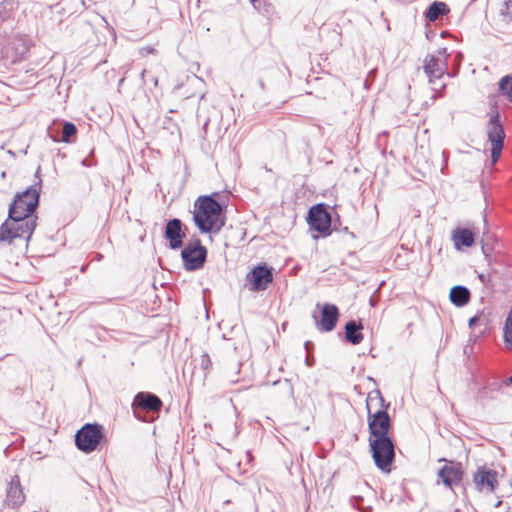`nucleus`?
<instances>
[{
  "label": "nucleus",
  "mask_w": 512,
  "mask_h": 512,
  "mask_svg": "<svg viewBox=\"0 0 512 512\" xmlns=\"http://www.w3.org/2000/svg\"><path fill=\"white\" fill-rule=\"evenodd\" d=\"M40 167L35 173L37 181L22 193L16 194L10 204L8 219L0 226V241L11 243L15 238L29 240L36 227L33 215L38 207L42 180Z\"/></svg>",
  "instance_id": "obj_1"
},
{
  "label": "nucleus",
  "mask_w": 512,
  "mask_h": 512,
  "mask_svg": "<svg viewBox=\"0 0 512 512\" xmlns=\"http://www.w3.org/2000/svg\"><path fill=\"white\" fill-rule=\"evenodd\" d=\"M193 220L201 233H217L225 225L223 207L212 196H200L195 202Z\"/></svg>",
  "instance_id": "obj_2"
},
{
  "label": "nucleus",
  "mask_w": 512,
  "mask_h": 512,
  "mask_svg": "<svg viewBox=\"0 0 512 512\" xmlns=\"http://www.w3.org/2000/svg\"><path fill=\"white\" fill-rule=\"evenodd\" d=\"M388 406L389 404H384V399L379 390H375L368 394L366 407L370 432L369 438L389 436L390 417L384 410V408Z\"/></svg>",
  "instance_id": "obj_3"
},
{
  "label": "nucleus",
  "mask_w": 512,
  "mask_h": 512,
  "mask_svg": "<svg viewBox=\"0 0 512 512\" xmlns=\"http://www.w3.org/2000/svg\"><path fill=\"white\" fill-rule=\"evenodd\" d=\"M369 445L376 466L388 472L395 457L394 444L390 436L369 438Z\"/></svg>",
  "instance_id": "obj_4"
},
{
  "label": "nucleus",
  "mask_w": 512,
  "mask_h": 512,
  "mask_svg": "<svg viewBox=\"0 0 512 512\" xmlns=\"http://www.w3.org/2000/svg\"><path fill=\"white\" fill-rule=\"evenodd\" d=\"M447 71V49L441 48L438 55H429L424 61V72L429 82L434 85L433 90H441L445 88V84L437 85V80Z\"/></svg>",
  "instance_id": "obj_5"
},
{
  "label": "nucleus",
  "mask_w": 512,
  "mask_h": 512,
  "mask_svg": "<svg viewBox=\"0 0 512 512\" xmlns=\"http://www.w3.org/2000/svg\"><path fill=\"white\" fill-rule=\"evenodd\" d=\"M102 437V426L97 423H88L76 432L75 444L80 451L91 453L96 450Z\"/></svg>",
  "instance_id": "obj_6"
},
{
  "label": "nucleus",
  "mask_w": 512,
  "mask_h": 512,
  "mask_svg": "<svg viewBox=\"0 0 512 512\" xmlns=\"http://www.w3.org/2000/svg\"><path fill=\"white\" fill-rule=\"evenodd\" d=\"M181 257L184 262L186 270L194 271L203 267L206 257L207 250L201 244L200 239H191L187 245L181 251Z\"/></svg>",
  "instance_id": "obj_7"
},
{
  "label": "nucleus",
  "mask_w": 512,
  "mask_h": 512,
  "mask_svg": "<svg viewBox=\"0 0 512 512\" xmlns=\"http://www.w3.org/2000/svg\"><path fill=\"white\" fill-rule=\"evenodd\" d=\"M487 137L492 145V147H491L492 164H495L501 156V152H502L503 146H504V138H505V133H504L502 124L500 123L498 112H495L490 117V120L487 125Z\"/></svg>",
  "instance_id": "obj_8"
},
{
  "label": "nucleus",
  "mask_w": 512,
  "mask_h": 512,
  "mask_svg": "<svg viewBox=\"0 0 512 512\" xmlns=\"http://www.w3.org/2000/svg\"><path fill=\"white\" fill-rule=\"evenodd\" d=\"M245 281L249 291H263L273 281L272 269L266 265H257L247 273Z\"/></svg>",
  "instance_id": "obj_9"
},
{
  "label": "nucleus",
  "mask_w": 512,
  "mask_h": 512,
  "mask_svg": "<svg viewBox=\"0 0 512 512\" xmlns=\"http://www.w3.org/2000/svg\"><path fill=\"white\" fill-rule=\"evenodd\" d=\"M473 484L479 492L492 493L498 487V472L487 466H481L473 475Z\"/></svg>",
  "instance_id": "obj_10"
},
{
  "label": "nucleus",
  "mask_w": 512,
  "mask_h": 512,
  "mask_svg": "<svg viewBox=\"0 0 512 512\" xmlns=\"http://www.w3.org/2000/svg\"><path fill=\"white\" fill-rule=\"evenodd\" d=\"M308 223L311 229L328 235L331 227V217L323 204H317L310 208L308 213Z\"/></svg>",
  "instance_id": "obj_11"
},
{
  "label": "nucleus",
  "mask_w": 512,
  "mask_h": 512,
  "mask_svg": "<svg viewBox=\"0 0 512 512\" xmlns=\"http://www.w3.org/2000/svg\"><path fill=\"white\" fill-rule=\"evenodd\" d=\"M438 478L443 484L452 489L454 485L459 484L463 478L462 465L458 462L449 461L438 471Z\"/></svg>",
  "instance_id": "obj_12"
},
{
  "label": "nucleus",
  "mask_w": 512,
  "mask_h": 512,
  "mask_svg": "<svg viewBox=\"0 0 512 512\" xmlns=\"http://www.w3.org/2000/svg\"><path fill=\"white\" fill-rule=\"evenodd\" d=\"M182 222L178 218L171 219L167 222L165 228V237L169 241L171 249L176 250L182 247L185 233L182 230Z\"/></svg>",
  "instance_id": "obj_13"
},
{
  "label": "nucleus",
  "mask_w": 512,
  "mask_h": 512,
  "mask_svg": "<svg viewBox=\"0 0 512 512\" xmlns=\"http://www.w3.org/2000/svg\"><path fill=\"white\" fill-rule=\"evenodd\" d=\"M134 413L136 409H143L146 411H159L162 407L160 398L149 392H139L133 401Z\"/></svg>",
  "instance_id": "obj_14"
},
{
  "label": "nucleus",
  "mask_w": 512,
  "mask_h": 512,
  "mask_svg": "<svg viewBox=\"0 0 512 512\" xmlns=\"http://www.w3.org/2000/svg\"><path fill=\"white\" fill-rule=\"evenodd\" d=\"M25 495L17 475L11 478L6 491V503L11 507H18L23 504Z\"/></svg>",
  "instance_id": "obj_15"
},
{
  "label": "nucleus",
  "mask_w": 512,
  "mask_h": 512,
  "mask_svg": "<svg viewBox=\"0 0 512 512\" xmlns=\"http://www.w3.org/2000/svg\"><path fill=\"white\" fill-rule=\"evenodd\" d=\"M338 316H339V311L335 305L324 304V306L322 308L321 319L317 323L318 328L324 332L332 331L336 325Z\"/></svg>",
  "instance_id": "obj_16"
},
{
  "label": "nucleus",
  "mask_w": 512,
  "mask_h": 512,
  "mask_svg": "<svg viewBox=\"0 0 512 512\" xmlns=\"http://www.w3.org/2000/svg\"><path fill=\"white\" fill-rule=\"evenodd\" d=\"M470 291L467 287L456 285L451 288L449 299L456 307H463L470 301Z\"/></svg>",
  "instance_id": "obj_17"
},
{
  "label": "nucleus",
  "mask_w": 512,
  "mask_h": 512,
  "mask_svg": "<svg viewBox=\"0 0 512 512\" xmlns=\"http://www.w3.org/2000/svg\"><path fill=\"white\" fill-rule=\"evenodd\" d=\"M452 239L456 249L462 246L471 247L474 243V235L469 229L457 228L453 231Z\"/></svg>",
  "instance_id": "obj_18"
},
{
  "label": "nucleus",
  "mask_w": 512,
  "mask_h": 512,
  "mask_svg": "<svg viewBox=\"0 0 512 512\" xmlns=\"http://www.w3.org/2000/svg\"><path fill=\"white\" fill-rule=\"evenodd\" d=\"M363 326L356 321H349L345 325V335L348 342L353 345L359 344L363 340L361 330Z\"/></svg>",
  "instance_id": "obj_19"
},
{
  "label": "nucleus",
  "mask_w": 512,
  "mask_h": 512,
  "mask_svg": "<svg viewBox=\"0 0 512 512\" xmlns=\"http://www.w3.org/2000/svg\"><path fill=\"white\" fill-rule=\"evenodd\" d=\"M449 13V8L444 2L434 1L428 8L426 17L431 21H436L441 15Z\"/></svg>",
  "instance_id": "obj_20"
},
{
  "label": "nucleus",
  "mask_w": 512,
  "mask_h": 512,
  "mask_svg": "<svg viewBox=\"0 0 512 512\" xmlns=\"http://www.w3.org/2000/svg\"><path fill=\"white\" fill-rule=\"evenodd\" d=\"M499 89L503 95H505L509 101L512 102V77L505 76L500 80Z\"/></svg>",
  "instance_id": "obj_21"
},
{
  "label": "nucleus",
  "mask_w": 512,
  "mask_h": 512,
  "mask_svg": "<svg viewBox=\"0 0 512 512\" xmlns=\"http://www.w3.org/2000/svg\"><path fill=\"white\" fill-rule=\"evenodd\" d=\"M77 132L76 126L71 122H66L62 129V141L69 142L70 137L74 136Z\"/></svg>",
  "instance_id": "obj_22"
},
{
  "label": "nucleus",
  "mask_w": 512,
  "mask_h": 512,
  "mask_svg": "<svg viewBox=\"0 0 512 512\" xmlns=\"http://www.w3.org/2000/svg\"><path fill=\"white\" fill-rule=\"evenodd\" d=\"M253 7L259 12L267 13L270 10L269 0H249Z\"/></svg>",
  "instance_id": "obj_23"
},
{
  "label": "nucleus",
  "mask_w": 512,
  "mask_h": 512,
  "mask_svg": "<svg viewBox=\"0 0 512 512\" xmlns=\"http://www.w3.org/2000/svg\"><path fill=\"white\" fill-rule=\"evenodd\" d=\"M363 498L361 496H354L351 498V504L353 507H356L360 512H371V506H363L361 502Z\"/></svg>",
  "instance_id": "obj_24"
},
{
  "label": "nucleus",
  "mask_w": 512,
  "mask_h": 512,
  "mask_svg": "<svg viewBox=\"0 0 512 512\" xmlns=\"http://www.w3.org/2000/svg\"><path fill=\"white\" fill-rule=\"evenodd\" d=\"M211 365H212V362H211L209 355L206 353L203 354L201 356V367L205 371V373L209 371Z\"/></svg>",
  "instance_id": "obj_25"
},
{
  "label": "nucleus",
  "mask_w": 512,
  "mask_h": 512,
  "mask_svg": "<svg viewBox=\"0 0 512 512\" xmlns=\"http://www.w3.org/2000/svg\"><path fill=\"white\" fill-rule=\"evenodd\" d=\"M503 385H505L504 382L501 383L499 381H492L486 386V389L489 390L490 392H495L499 391Z\"/></svg>",
  "instance_id": "obj_26"
},
{
  "label": "nucleus",
  "mask_w": 512,
  "mask_h": 512,
  "mask_svg": "<svg viewBox=\"0 0 512 512\" xmlns=\"http://www.w3.org/2000/svg\"><path fill=\"white\" fill-rule=\"evenodd\" d=\"M478 320H479L478 316H474V317L470 318L469 323H468L469 327L473 328L476 325V323L478 322Z\"/></svg>",
  "instance_id": "obj_27"
},
{
  "label": "nucleus",
  "mask_w": 512,
  "mask_h": 512,
  "mask_svg": "<svg viewBox=\"0 0 512 512\" xmlns=\"http://www.w3.org/2000/svg\"><path fill=\"white\" fill-rule=\"evenodd\" d=\"M505 385L512 384V375L504 381Z\"/></svg>",
  "instance_id": "obj_28"
},
{
  "label": "nucleus",
  "mask_w": 512,
  "mask_h": 512,
  "mask_svg": "<svg viewBox=\"0 0 512 512\" xmlns=\"http://www.w3.org/2000/svg\"><path fill=\"white\" fill-rule=\"evenodd\" d=\"M152 82H153V84H154L155 86H157V85H158V79H157V77H153V78H152Z\"/></svg>",
  "instance_id": "obj_29"
},
{
  "label": "nucleus",
  "mask_w": 512,
  "mask_h": 512,
  "mask_svg": "<svg viewBox=\"0 0 512 512\" xmlns=\"http://www.w3.org/2000/svg\"><path fill=\"white\" fill-rule=\"evenodd\" d=\"M145 73H146V70H143V71L141 72V79H142L143 81H144V75H145Z\"/></svg>",
  "instance_id": "obj_30"
},
{
  "label": "nucleus",
  "mask_w": 512,
  "mask_h": 512,
  "mask_svg": "<svg viewBox=\"0 0 512 512\" xmlns=\"http://www.w3.org/2000/svg\"><path fill=\"white\" fill-rule=\"evenodd\" d=\"M482 249H483L484 253H486V251H487V245H486V244H483V245H482Z\"/></svg>",
  "instance_id": "obj_31"
},
{
  "label": "nucleus",
  "mask_w": 512,
  "mask_h": 512,
  "mask_svg": "<svg viewBox=\"0 0 512 512\" xmlns=\"http://www.w3.org/2000/svg\"><path fill=\"white\" fill-rule=\"evenodd\" d=\"M441 461H445V463H449L448 460H445V458H442Z\"/></svg>",
  "instance_id": "obj_32"
},
{
  "label": "nucleus",
  "mask_w": 512,
  "mask_h": 512,
  "mask_svg": "<svg viewBox=\"0 0 512 512\" xmlns=\"http://www.w3.org/2000/svg\"><path fill=\"white\" fill-rule=\"evenodd\" d=\"M441 461H445V463H449L448 460H445V458H442Z\"/></svg>",
  "instance_id": "obj_33"
}]
</instances>
